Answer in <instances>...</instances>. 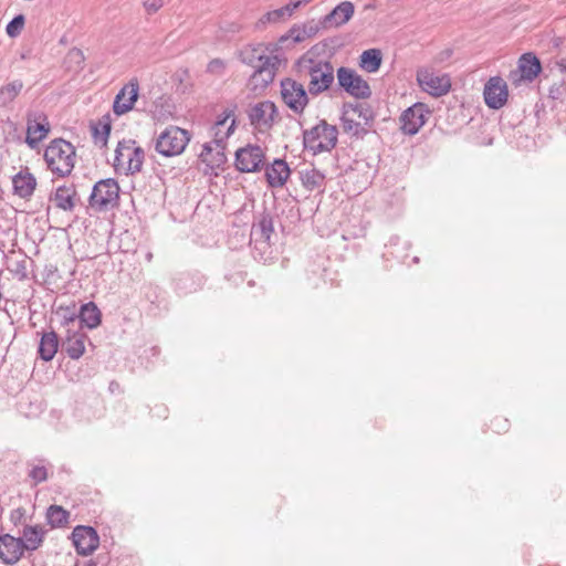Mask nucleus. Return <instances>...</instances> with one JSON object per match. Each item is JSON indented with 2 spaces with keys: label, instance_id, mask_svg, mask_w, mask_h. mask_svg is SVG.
Returning a JSON list of instances; mask_svg holds the SVG:
<instances>
[{
  "label": "nucleus",
  "instance_id": "603ef678",
  "mask_svg": "<svg viewBox=\"0 0 566 566\" xmlns=\"http://www.w3.org/2000/svg\"><path fill=\"white\" fill-rule=\"evenodd\" d=\"M109 132H111V125H109V124H105V125L103 126V134H104V137H102V138H101V140H104V142H105L106 136H108Z\"/></svg>",
  "mask_w": 566,
  "mask_h": 566
},
{
  "label": "nucleus",
  "instance_id": "09e8293b",
  "mask_svg": "<svg viewBox=\"0 0 566 566\" xmlns=\"http://www.w3.org/2000/svg\"><path fill=\"white\" fill-rule=\"evenodd\" d=\"M272 189L283 188L290 179H265Z\"/></svg>",
  "mask_w": 566,
  "mask_h": 566
},
{
  "label": "nucleus",
  "instance_id": "c85d7f7f",
  "mask_svg": "<svg viewBox=\"0 0 566 566\" xmlns=\"http://www.w3.org/2000/svg\"><path fill=\"white\" fill-rule=\"evenodd\" d=\"M44 530L40 525H25L23 527L22 536V547L24 551H35L38 549L44 539Z\"/></svg>",
  "mask_w": 566,
  "mask_h": 566
},
{
  "label": "nucleus",
  "instance_id": "6ab92c4d",
  "mask_svg": "<svg viewBox=\"0 0 566 566\" xmlns=\"http://www.w3.org/2000/svg\"><path fill=\"white\" fill-rule=\"evenodd\" d=\"M541 62L532 53L523 54L518 60V67L511 72V80L514 84H518L521 80L532 82L541 72Z\"/></svg>",
  "mask_w": 566,
  "mask_h": 566
},
{
  "label": "nucleus",
  "instance_id": "37998d69",
  "mask_svg": "<svg viewBox=\"0 0 566 566\" xmlns=\"http://www.w3.org/2000/svg\"><path fill=\"white\" fill-rule=\"evenodd\" d=\"M143 4L148 14H154L164 6V1L163 0H145Z\"/></svg>",
  "mask_w": 566,
  "mask_h": 566
},
{
  "label": "nucleus",
  "instance_id": "ea45409f",
  "mask_svg": "<svg viewBox=\"0 0 566 566\" xmlns=\"http://www.w3.org/2000/svg\"><path fill=\"white\" fill-rule=\"evenodd\" d=\"M249 243V233L245 229L234 228L230 233L229 244L231 249H237L238 245Z\"/></svg>",
  "mask_w": 566,
  "mask_h": 566
},
{
  "label": "nucleus",
  "instance_id": "9d476101",
  "mask_svg": "<svg viewBox=\"0 0 566 566\" xmlns=\"http://www.w3.org/2000/svg\"><path fill=\"white\" fill-rule=\"evenodd\" d=\"M337 81L342 88L356 98H368L371 90L367 81L354 70L342 66L337 70Z\"/></svg>",
  "mask_w": 566,
  "mask_h": 566
},
{
  "label": "nucleus",
  "instance_id": "c03bdc74",
  "mask_svg": "<svg viewBox=\"0 0 566 566\" xmlns=\"http://www.w3.org/2000/svg\"><path fill=\"white\" fill-rule=\"evenodd\" d=\"M25 517V509L18 507L10 513V521L17 526L23 523Z\"/></svg>",
  "mask_w": 566,
  "mask_h": 566
},
{
  "label": "nucleus",
  "instance_id": "bb28decb",
  "mask_svg": "<svg viewBox=\"0 0 566 566\" xmlns=\"http://www.w3.org/2000/svg\"><path fill=\"white\" fill-rule=\"evenodd\" d=\"M60 346V337L55 331L43 332L41 334L38 354L43 361H51L56 355Z\"/></svg>",
  "mask_w": 566,
  "mask_h": 566
},
{
  "label": "nucleus",
  "instance_id": "f3484780",
  "mask_svg": "<svg viewBox=\"0 0 566 566\" xmlns=\"http://www.w3.org/2000/svg\"><path fill=\"white\" fill-rule=\"evenodd\" d=\"M139 83L136 78L124 85L115 96L113 111L116 115H124L129 112L138 98Z\"/></svg>",
  "mask_w": 566,
  "mask_h": 566
},
{
  "label": "nucleus",
  "instance_id": "7c9ffc66",
  "mask_svg": "<svg viewBox=\"0 0 566 566\" xmlns=\"http://www.w3.org/2000/svg\"><path fill=\"white\" fill-rule=\"evenodd\" d=\"M382 63V54L379 49H368L359 56V67L368 73L377 72Z\"/></svg>",
  "mask_w": 566,
  "mask_h": 566
},
{
  "label": "nucleus",
  "instance_id": "f03ea898",
  "mask_svg": "<svg viewBox=\"0 0 566 566\" xmlns=\"http://www.w3.org/2000/svg\"><path fill=\"white\" fill-rule=\"evenodd\" d=\"M296 65L300 74L310 78L307 85L310 95L317 96L333 85L335 75L331 62L316 59L307 52L297 60Z\"/></svg>",
  "mask_w": 566,
  "mask_h": 566
},
{
  "label": "nucleus",
  "instance_id": "a211bd4d",
  "mask_svg": "<svg viewBox=\"0 0 566 566\" xmlns=\"http://www.w3.org/2000/svg\"><path fill=\"white\" fill-rule=\"evenodd\" d=\"M235 128V116L233 108H227L220 114L211 127L213 145L221 144L226 146L227 139L233 134Z\"/></svg>",
  "mask_w": 566,
  "mask_h": 566
},
{
  "label": "nucleus",
  "instance_id": "58836bf2",
  "mask_svg": "<svg viewBox=\"0 0 566 566\" xmlns=\"http://www.w3.org/2000/svg\"><path fill=\"white\" fill-rule=\"evenodd\" d=\"M25 23L23 14L15 15L6 27V32L9 38H17L21 34Z\"/></svg>",
  "mask_w": 566,
  "mask_h": 566
},
{
  "label": "nucleus",
  "instance_id": "39448f33",
  "mask_svg": "<svg viewBox=\"0 0 566 566\" xmlns=\"http://www.w3.org/2000/svg\"><path fill=\"white\" fill-rule=\"evenodd\" d=\"M144 150L133 140L119 142L115 150L114 168L117 174L134 175L140 170Z\"/></svg>",
  "mask_w": 566,
  "mask_h": 566
},
{
  "label": "nucleus",
  "instance_id": "f257e3e1",
  "mask_svg": "<svg viewBox=\"0 0 566 566\" xmlns=\"http://www.w3.org/2000/svg\"><path fill=\"white\" fill-rule=\"evenodd\" d=\"M239 60L254 69L249 80V85L253 90H263L272 83L280 63L273 50L264 43L243 46L239 52Z\"/></svg>",
  "mask_w": 566,
  "mask_h": 566
},
{
  "label": "nucleus",
  "instance_id": "2f4dec72",
  "mask_svg": "<svg viewBox=\"0 0 566 566\" xmlns=\"http://www.w3.org/2000/svg\"><path fill=\"white\" fill-rule=\"evenodd\" d=\"M342 124L346 133L355 136L366 132L365 127L361 126V120L355 119V109L352 108V103H346L343 106Z\"/></svg>",
  "mask_w": 566,
  "mask_h": 566
},
{
  "label": "nucleus",
  "instance_id": "8fccbe9b",
  "mask_svg": "<svg viewBox=\"0 0 566 566\" xmlns=\"http://www.w3.org/2000/svg\"><path fill=\"white\" fill-rule=\"evenodd\" d=\"M563 86H564V83H562L560 85H557V86H554L552 88V97L553 98H564V94H566V92L563 90Z\"/></svg>",
  "mask_w": 566,
  "mask_h": 566
},
{
  "label": "nucleus",
  "instance_id": "aec40b11",
  "mask_svg": "<svg viewBox=\"0 0 566 566\" xmlns=\"http://www.w3.org/2000/svg\"><path fill=\"white\" fill-rule=\"evenodd\" d=\"M273 231L274 228L272 217L269 213H261L258 220L253 222L249 232V244L254 242L255 248L258 244L266 248Z\"/></svg>",
  "mask_w": 566,
  "mask_h": 566
},
{
  "label": "nucleus",
  "instance_id": "9b49d317",
  "mask_svg": "<svg viewBox=\"0 0 566 566\" xmlns=\"http://www.w3.org/2000/svg\"><path fill=\"white\" fill-rule=\"evenodd\" d=\"M265 166V154L258 145H247L235 151V167L241 172H259Z\"/></svg>",
  "mask_w": 566,
  "mask_h": 566
},
{
  "label": "nucleus",
  "instance_id": "412c9836",
  "mask_svg": "<svg viewBox=\"0 0 566 566\" xmlns=\"http://www.w3.org/2000/svg\"><path fill=\"white\" fill-rule=\"evenodd\" d=\"M22 538L10 534L0 536V559L6 565L17 564L23 556Z\"/></svg>",
  "mask_w": 566,
  "mask_h": 566
},
{
  "label": "nucleus",
  "instance_id": "6e6d98bb",
  "mask_svg": "<svg viewBox=\"0 0 566 566\" xmlns=\"http://www.w3.org/2000/svg\"><path fill=\"white\" fill-rule=\"evenodd\" d=\"M53 270L56 271V268L51 265L50 269H49V272L52 273Z\"/></svg>",
  "mask_w": 566,
  "mask_h": 566
},
{
  "label": "nucleus",
  "instance_id": "3c124183",
  "mask_svg": "<svg viewBox=\"0 0 566 566\" xmlns=\"http://www.w3.org/2000/svg\"><path fill=\"white\" fill-rule=\"evenodd\" d=\"M400 242V238L398 235H392L388 243L386 244L387 247H395L397 245L398 243Z\"/></svg>",
  "mask_w": 566,
  "mask_h": 566
},
{
  "label": "nucleus",
  "instance_id": "864d4df0",
  "mask_svg": "<svg viewBox=\"0 0 566 566\" xmlns=\"http://www.w3.org/2000/svg\"><path fill=\"white\" fill-rule=\"evenodd\" d=\"M25 265H24V261L21 262V263H18V266H17V273H20L22 272V277H25Z\"/></svg>",
  "mask_w": 566,
  "mask_h": 566
},
{
  "label": "nucleus",
  "instance_id": "de8ad7c7",
  "mask_svg": "<svg viewBox=\"0 0 566 566\" xmlns=\"http://www.w3.org/2000/svg\"><path fill=\"white\" fill-rule=\"evenodd\" d=\"M492 427L497 431H506L509 428L507 419H495L492 421Z\"/></svg>",
  "mask_w": 566,
  "mask_h": 566
},
{
  "label": "nucleus",
  "instance_id": "a19ab883",
  "mask_svg": "<svg viewBox=\"0 0 566 566\" xmlns=\"http://www.w3.org/2000/svg\"><path fill=\"white\" fill-rule=\"evenodd\" d=\"M29 476L33 480L35 484L44 482L48 480V471L44 465H34L30 472Z\"/></svg>",
  "mask_w": 566,
  "mask_h": 566
},
{
  "label": "nucleus",
  "instance_id": "2eb2a0df",
  "mask_svg": "<svg viewBox=\"0 0 566 566\" xmlns=\"http://www.w3.org/2000/svg\"><path fill=\"white\" fill-rule=\"evenodd\" d=\"M417 81L424 92L436 97L447 94L451 87L448 75L438 74L428 70L419 71L417 73Z\"/></svg>",
  "mask_w": 566,
  "mask_h": 566
},
{
  "label": "nucleus",
  "instance_id": "7ed1b4c3",
  "mask_svg": "<svg viewBox=\"0 0 566 566\" xmlns=\"http://www.w3.org/2000/svg\"><path fill=\"white\" fill-rule=\"evenodd\" d=\"M75 159V147L62 138L52 140L44 150L46 166L56 177H67L74 168Z\"/></svg>",
  "mask_w": 566,
  "mask_h": 566
},
{
  "label": "nucleus",
  "instance_id": "473e14b6",
  "mask_svg": "<svg viewBox=\"0 0 566 566\" xmlns=\"http://www.w3.org/2000/svg\"><path fill=\"white\" fill-rule=\"evenodd\" d=\"M300 6V2H291L279 9L269 11L261 19V23H279L287 20Z\"/></svg>",
  "mask_w": 566,
  "mask_h": 566
},
{
  "label": "nucleus",
  "instance_id": "20e7f679",
  "mask_svg": "<svg viewBox=\"0 0 566 566\" xmlns=\"http://www.w3.org/2000/svg\"><path fill=\"white\" fill-rule=\"evenodd\" d=\"M119 191L117 179H98L88 198L90 208L95 212H107L117 208Z\"/></svg>",
  "mask_w": 566,
  "mask_h": 566
},
{
  "label": "nucleus",
  "instance_id": "f704fd0d",
  "mask_svg": "<svg viewBox=\"0 0 566 566\" xmlns=\"http://www.w3.org/2000/svg\"><path fill=\"white\" fill-rule=\"evenodd\" d=\"M13 195L30 199L36 188V179H12Z\"/></svg>",
  "mask_w": 566,
  "mask_h": 566
},
{
  "label": "nucleus",
  "instance_id": "a878e982",
  "mask_svg": "<svg viewBox=\"0 0 566 566\" xmlns=\"http://www.w3.org/2000/svg\"><path fill=\"white\" fill-rule=\"evenodd\" d=\"M76 195L74 185H63L56 188V190L50 196V200L56 208L64 211H72L75 207Z\"/></svg>",
  "mask_w": 566,
  "mask_h": 566
},
{
  "label": "nucleus",
  "instance_id": "13d9d810",
  "mask_svg": "<svg viewBox=\"0 0 566 566\" xmlns=\"http://www.w3.org/2000/svg\"><path fill=\"white\" fill-rule=\"evenodd\" d=\"M413 262H416V263H417V262H419L418 256H415V258H413Z\"/></svg>",
  "mask_w": 566,
  "mask_h": 566
},
{
  "label": "nucleus",
  "instance_id": "4d7b16f0",
  "mask_svg": "<svg viewBox=\"0 0 566 566\" xmlns=\"http://www.w3.org/2000/svg\"><path fill=\"white\" fill-rule=\"evenodd\" d=\"M73 54H75V55H77V56H81V55H82V53H81L80 51H76V52H74Z\"/></svg>",
  "mask_w": 566,
  "mask_h": 566
},
{
  "label": "nucleus",
  "instance_id": "dca6fc26",
  "mask_svg": "<svg viewBox=\"0 0 566 566\" xmlns=\"http://www.w3.org/2000/svg\"><path fill=\"white\" fill-rule=\"evenodd\" d=\"M483 97L485 104L492 109L502 108L509 97L506 82L500 76L491 77L484 85Z\"/></svg>",
  "mask_w": 566,
  "mask_h": 566
},
{
  "label": "nucleus",
  "instance_id": "5701e85b",
  "mask_svg": "<svg viewBox=\"0 0 566 566\" xmlns=\"http://www.w3.org/2000/svg\"><path fill=\"white\" fill-rule=\"evenodd\" d=\"M205 282V276L197 271L180 272L174 279L175 290L181 295L197 292L203 286Z\"/></svg>",
  "mask_w": 566,
  "mask_h": 566
},
{
  "label": "nucleus",
  "instance_id": "f8f14e48",
  "mask_svg": "<svg viewBox=\"0 0 566 566\" xmlns=\"http://www.w3.org/2000/svg\"><path fill=\"white\" fill-rule=\"evenodd\" d=\"M429 116L430 111L426 104L415 103L401 113L399 117L400 129L406 135H416L426 124Z\"/></svg>",
  "mask_w": 566,
  "mask_h": 566
},
{
  "label": "nucleus",
  "instance_id": "6e6552de",
  "mask_svg": "<svg viewBox=\"0 0 566 566\" xmlns=\"http://www.w3.org/2000/svg\"><path fill=\"white\" fill-rule=\"evenodd\" d=\"M308 91L304 85L291 77L281 81V97L283 103L295 114H302L308 104Z\"/></svg>",
  "mask_w": 566,
  "mask_h": 566
},
{
  "label": "nucleus",
  "instance_id": "5fc2aeb1",
  "mask_svg": "<svg viewBox=\"0 0 566 566\" xmlns=\"http://www.w3.org/2000/svg\"><path fill=\"white\" fill-rule=\"evenodd\" d=\"M13 177L20 178V177H33V176L28 170L27 171L20 170Z\"/></svg>",
  "mask_w": 566,
  "mask_h": 566
},
{
  "label": "nucleus",
  "instance_id": "1a4fd4ad",
  "mask_svg": "<svg viewBox=\"0 0 566 566\" xmlns=\"http://www.w3.org/2000/svg\"><path fill=\"white\" fill-rule=\"evenodd\" d=\"M188 143L189 136L187 130L172 126L165 129L158 136L156 150L166 157H171L181 154Z\"/></svg>",
  "mask_w": 566,
  "mask_h": 566
},
{
  "label": "nucleus",
  "instance_id": "4be33fe9",
  "mask_svg": "<svg viewBox=\"0 0 566 566\" xmlns=\"http://www.w3.org/2000/svg\"><path fill=\"white\" fill-rule=\"evenodd\" d=\"M87 335L80 329L69 327L66 336L62 340V352L71 359H80L85 352Z\"/></svg>",
  "mask_w": 566,
  "mask_h": 566
},
{
  "label": "nucleus",
  "instance_id": "79ce46f5",
  "mask_svg": "<svg viewBox=\"0 0 566 566\" xmlns=\"http://www.w3.org/2000/svg\"><path fill=\"white\" fill-rule=\"evenodd\" d=\"M305 192H311L323 187L324 179H298Z\"/></svg>",
  "mask_w": 566,
  "mask_h": 566
},
{
  "label": "nucleus",
  "instance_id": "c756f323",
  "mask_svg": "<svg viewBox=\"0 0 566 566\" xmlns=\"http://www.w3.org/2000/svg\"><path fill=\"white\" fill-rule=\"evenodd\" d=\"M55 316L59 318L60 324L72 329H78V310L75 303L70 305H59L54 311Z\"/></svg>",
  "mask_w": 566,
  "mask_h": 566
},
{
  "label": "nucleus",
  "instance_id": "0eeeda50",
  "mask_svg": "<svg viewBox=\"0 0 566 566\" xmlns=\"http://www.w3.org/2000/svg\"><path fill=\"white\" fill-rule=\"evenodd\" d=\"M224 145L209 142L202 147L199 155V169L208 177H219L220 171L224 170L227 156L224 154Z\"/></svg>",
  "mask_w": 566,
  "mask_h": 566
},
{
  "label": "nucleus",
  "instance_id": "4c0bfd02",
  "mask_svg": "<svg viewBox=\"0 0 566 566\" xmlns=\"http://www.w3.org/2000/svg\"><path fill=\"white\" fill-rule=\"evenodd\" d=\"M352 108L355 109V119L361 120V126H368L374 120V113L371 108L361 103H352Z\"/></svg>",
  "mask_w": 566,
  "mask_h": 566
},
{
  "label": "nucleus",
  "instance_id": "cd10ccee",
  "mask_svg": "<svg viewBox=\"0 0 566 566\" xmlns=\"http://www.w3.org/2000/svg\"><path fill=\"white\" fill-rule=\"evenodd\" d=\"M102 313L94 302H87L81 305L78 308V329L86 326L90 329H94L101 325Z\"/></svg>",
  "mask_w": 566,
  "mask_h": 566
},
{
  "label": "nucleus",
  "instance_id": "052dcab7",
  "mask_svg": "<svg viewBox=\"0 0 566 566\" xmlns=\"http://www.w3.org/2000/svg\"><path fill=\"white\" fill-rule=\"evenodd\" d=\"M563 90L566 92V83H564Z\"/></svg>",
  "mask_w": 566,
  "mask_h": 566
},
{
  "label": "nucleus",
  "instance_id": "bf43d9fd",
  "mask_svg": "<svg viewBox=\"0 0 566 566\" xmlns=\"http://www.w3.org/2000/svg\"><path fill=\"white\" fill-rule=\"evenodd\" d=\"M97 134H98V129H97V128H95L96 139H98Z\"/></svg>",
  "mask_w": 566,
  "mask_h": 566
},
{
  "label": "nucleus",
  "instance_id": "ddd939ff",
  "mask_svg": "<svg viewBox=\"0 0 566 566\" xmlns=\"http://www.w3.org/2000/svg\"><path fill=\"white\" fill-rule=\"evenodd\" d=\"M72 542L78 555L90 556L98 547L99 536L94 527L77 525L72 532Z\"/></svg>",
  "mask_w": 566,
  "mask_h": 566
},
{
  "label": "nucleus",
  "instance_id": "49530a36",
  "mask_svg": "<svg viewBox=\"0 0 566 566\" xmlns=\"http://www.w3.org/2000/svg\"><path fill=\"white\" fill-rule=\"evenodd\" d=\"M224 62L220 59H214L209 62L208 71L211 73H220L224 70Z\"/></svg>",
  "mask_w": 566,
  "mask_h": 566
},
{
  "label": "nucleus",
  "instance_id": "423d86ee",
  "mask_svg": "<svg viewBox=\"0 0 566 566\" xmlns=\"http://www.w3.org/2000/svg\"><path fill=\"white\" fill-rule=\"evenodd\" d=\"M337 129L322 120L303 134L304 145L315 153L328 151L337 143Z\"/></svg>",
  "mask_w": 566,
  "mask_h": 566
},
{
  "label": "nucleus",
  "instance_id": "393cba45",
  "mask_svg": "<svg viewBox=\"0 0 566 566\" xmlns=\"http://www.w3.org/2000/svg\"><path fill=\"white\" fill-rule=\"evenodd\" d=\"M354 12V4L350 1H343L322 19V25L324 28L340 27L352 19Z\"/></svg>",
  "mask_w": 566,
  "mask_h": 566
},
{
  "label": "nucleus",
  "instance_id": "c9c22d12",
  "mask_svg": "<svg viewBox=\"0 0 566 566\" xmlns=\"http://www.w3.org/2000/svg\"><path fill=\"white\" fill-rule=\"evenodd\" d=\"M264 177H290L291 170L283 159H274L271 165H265Z\"/></svg>",
  "mask_w": 566,
  "mask_h": 566
},
{
  "label": "nucleus",
  "instance_id": "72a5a7b5",
  "mask_svg": "<svg viewBox=\"0 0 566 566\" xmlns=\"http://www.w3.org/2000/svg\"><path fill=\"white\" fill-rule=\"evenodd\" d=\"M70 512L60 505H51L46 510V520L51 527H62L69 523Z\"/></svg>",
  "mask_w": 566,
  "mask_h": 566
},
{
  "label": "nucleus",
  "instance_id": "e433bc0d",
  "mask_svg": "<svg viewBox=\"0 0 566 566\" xmlns=\"http://www.w3.org/2000/svg\"><path fill=\"white\" fill-rule=\"evenodd\" d=\"M23 83L20 80L12 81L0 90V102L2 104L11 103L21 92Z\"/></svg>",
  "mask_w": 566,
  "mask_h": 566
},
{
  "label": "nucleus",
  "instance_id": "4468645a",
  "mask_svg": "<svg viewBox=\"0 0 566 566\" xmlns=\"http://www.w3.org/2000/svg\"><path fill=\"white\" fill-rule=\"evenodd\" d=\"M276 113L274 103L263 101L252 106L248 115L251 125L260 133H264L273 126Z\"/></svg>",
  "mask_w": 566,
  "mask_h": 566
},
{
  "label": "nucleus",
  "instance_id": "b1692460",
  "mask_svg": "<svg viewBox=\"0 0 566 566\" xmlns=\"http://www.w3.org/2000/svg\"><path fill=\"white\" fill-rule=\"evenodd\" d=\"M50 130V125L44 114H35L33 118L28 119L25 142L31 148L44 139Z\"/></svg>",
  "mask_w": 566,
  "mask_h": 566
},
{
  "label": "nucleus",
  "instance_id": "a18cd8bd",
  "mask_svg": "<svg viewBox=\"0 0 566 566\" xmlns=\"http://www.w3.org/2000/svg\"><path fill=\"white\" fill-rule=\"evenodd\" d=\"M144 290L146 298L149 300L151 303H155V301L159 296V287L154 284H147L144 286Z\"/></svg>",
  "mask_w": 566,
  "mask_h": 566
}]
</instances>
